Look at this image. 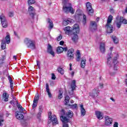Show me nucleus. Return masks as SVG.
Here are the masks:
<instances>
[{
  "instance_id": "5fc2aeb1",
  "label": "nucleus",
  "mask_w": 127,
  "mask_h": 127,
  "mask_svg": "<svg viewBox=\"0 0 127 127\" xmlns=\"http://www.w3.org/2000/svg\"><path fill=\"white\" fill-rule=\"evenodd\" d=\"M8 16H9V17H12V16H13V12H9L8 13Z\"/></svg>"
},
{
  "instance_id": "f3484780",
  "label": "nucleus",
  "mask_w": 127,
  "mask_h": 127,
  "mask_svg": "<svg viewBox=\"0 0 127 127\" xmlns=\"http://www.w3.org/2000/svg\"><path fill=\"white\" fill-rule=\"evenodd\" d=\"M46 91L48 93L49 98H52V94L50 92V88H49V84L48 83L46 84Z\"/></svg>"
},
{
  "instance_id": "3c124183",
  "label": "nucleus",
  "mask_w": 127,
  "mask_h": 127,
  "mask_svg": "<svg viewBox=\"0 0 127 127\" xmlns=\"http://www.w3.org/2000/svg\"><path fill=\"white\" fill-rule=\"evenodd\" d=\"M43 109H42V106H40L39 107V112L43 113Z\"/></svg>"
},
{
  "instance_id": "a18cd8bd",
  "label": "nucleus",
  "mask_w": 127,
  "mask_h": 127,
  "mask_svg": "<svg viewBox=\"0 0 127 127\" xmlns=\"http://www.w3.org/2000/svg\"><path fill=\"white\" fill-rule=\"evenodd\" d=\"M4 120L2 119V116L0 115V126L1 127L3 125L2 123H3Z\"/></svg>"
},
{
  "instance_id": "72a5a7b5",
  "label": "nucleus",
  "mask_w": 127,
  "mask_h": 127,
  "mask_svg": "<svg viewBox=\"0 0 127 127\" xmlns=\"http://www.w3.org/2000/svg\"><path fill=\"white\" fill-rule=\"evenodd\" d=\"M69 101H70V97H69V96L67 95L65 97V103L64 105L65 106H67V105H68V104H69Z\"/></svg>"
},
{
  "instance_id": "6ab92c4d",
  "label": "nucleus",
  "mask_w": 127,
  "mask_h": 127,
  "mask_svg": "<svg viewBox=\"0 0 127 127\" xmlns=\"http://www.w3.org/2000/svg\"><path fill=\"white\" fill-rule=\"evenodd\" d=\"M106 27H107V32L108 33H112L113 30H114V27L112 25H106Z\"/></svg>"
},
{
  "instance_id": "393cba45",
  "label": "nucleus",
  "mask_w": 127,
  "mask_h": 127,
  "mask_svg": "<svg viewBox=\"0 0 127 127\" xmlns=\"http://www.w3.org/2000/svg\"><path fill=\"white\" fill-rule=\"evenodd\" d=\"M81 114L82 116H85L86 115V110L84 108L83 105H80Z\"/></svg>"
},
{
  "instance_id": "a878e982",
  "label": "nucleus",
  "mask_w": 127,
  "mask_h": 127,
  "mask_svg": "<svg viewBox=\"0 0 127 127\" xmlns=\"http://www.w3.org/2000/svg\"><path fill=\"white\" fill-rule=\"evenodd\" d=\"M112 20H113V16H112V15H110L107 19V22L106 25H111V23H112Z\"/></svg>"
},
{
  "instance_id": "473e14b6",
  "label": "nucleus",
  "mask_w": 127,
  "mask_h": 127,
  "mask_svg": "<svg viewBox=\"0 0 127 127\" xmlns=\"http://www.w3.org/2000/svg\"><path fill=\"white\" fill-rule=\"evenodd\" d=\"M5 42L7 44H9L10 43V36L9 35H7L5 38Z\"/></svg>"
},
{
  "instance_id": "8fccbe9b",
  "label": "nucleus",
  "mask_w": 127,
  "mask_h": 127,
  "mask_svg": "<svg viewBox=\"0 0 127 127\" xmlns=\"http://www.w3.org/2000/svg\"><path fill=\"white\" fill-rule=\"evenodd\" d=\"M9 83L10 84L11 90V91H12V89H13V83H12V80H10L9 81Z\"/></svg>"
},
{
  "instance_id": "4be33fe9",
  "label": "nucleus",
  "mask_w": 127,
  "mask_h": 127,
  "mask_svg": "<svg viewBox=\"0 0 127 127\" xmlns=\"http://www.w3.org/2000/svg\"><path fill=\"white\" fill-rule=\"evenodd\" d=\"M21 123L22 124V126L23 127H28V125L29 124V121L28 120H22L21 121Z\"/></svg>"
},
{
  "instance_id": "e2e57ef3",
  "label": "nucleus",
  "mask_w": 127,
  "mask_h": 127,
  "mask_svg": "<svg viewBox=\"0 0 127 127\" xmlns=\"http://www.w3.org/2000/svg\"><path fill=\"white\" fill-rule=\"evenodd\" d=\"M121 20V17H120L119 16H117L116 17V21H120Z\"/></svg>"
},
{
  "instance_id": "774afa93",
  "label": "nucleus",
  "mask_w": 127,
  "mask_h": 127,
  "mask_svg": "<svg viewBox=\"0 0 127 127\" xmlns=\"http://www.w3.org/2000/svg\"><path fill=\"white\" fill-rule=\"evenodd\" d=\"M63 44H64V41H61L60 42V45H63Z\"/></svg>"
},
{
  "instance_id": "4468645a",
  "label": "nucleus",
  "mask_w": 127,
  "mask_h": 127,
  "mask_svg": "<svg viewBox=\"0 0 127 127\" xmlns=\"http://www.w3.org/2000/svg\"><path fill=\"white\" fill-rule=\"evenodd\" d=\"M95 115L98 120L104 119V114L101 111H95Z\"/></svg>"
},
{
  "instance_id": "20e7f679",
  "label": "nucleus",
  "mask_w": 127,
  "mask_h": 127,
  "mask_svg": "<svg viewBox=\"0 0 127 127\" xmlns=\"http://www.w3.org/2000/svg\"><path fill=\"white\" fill-rule=\"evenodd\" d=\"M24 43L27 45L28 48H30L32 49V50L35 49V44H34L33 41L30 39L26 38L24 40Z\"/></svg>"
},
{
  "instance_id": "0eeeda50",
  "label": "nucleus",
  "mask_w": 127,
  "mask_h": 127,
  "mask_svg": "<svg viewBox=\"0 0 127 127\" xmlns=\"http://www.w3.org/2000/svg\"><path fill=\"white\" fill-rule=\"evenodd\" d=\"M86 11L89 15H93L94 9L92 7V4L90 2L86 3Z\"/></svg>"
},
{
  "instance_id": "09e8293b",
  "label": "nucleus",
  "mask_w": 127,
  "mask_h": 127,
  "mask_svg": "<svg viewBox=\"0 0 127 127\" xmlns=\"http://www.w3.org/2000/svg\"><path fill=\"white\" fill-rule=\"evenodd\" d=\"M68 106L69 107H72V108H73V109H76V108H77V104H74L73 105L68 104Z\"/></svg>"
},
{
  "instance_id": "aec40b11",
  "label": "nucleus",
  "mask_w": 127,
  "mask_h": 127,
  "mask_svg": "<svg viewBox=\"0 0 127 127\" xmlns=\"http://www.w3.org/2000/svg\"><path fill=\"white\" fill-rule=\"evenodd\" d=\"M61 121L63 123V124H67V123H70V120L68 119L67 117L65 116H63L60 118Z\"/></svg>"
},
{
  "instance_id": "864d4df0",
  "label": "nucleus",
  "mask_w": 127,
  "mask_h": 127,
  "mask_svg": "<svg viewBox=\"0 0 127 127\" xmlns=\"http://www.w3.org/2000/svg\"><path fill=\"white\" fill-rule=\"evenodd\" d=\"M42 113V112H39L38 113V114L37 115L38 119H40V117H41Z\"/></svg>"
},
{
  "instance_id": "6e6552de",
  "label": "nucleus",
  "mask_w": 127,
  "mask_h": 127,
  "mask_svg": "<svg viewBox=\"0 0 127 127\" xmlns=\"http://www.w3.org/2000/svg\"><path fill=\"white\" fill-rule=\"evenodd\" d=\"M98 27V24H97V22L95 21H91L89 27V29L91 31H95V30H97V28Z\"/></svg>"
},
{
  "instance_id": "f8f14e48",
  "label": "nucleus",
  "mask_w": 127,
  "mask_h": 127,
  "mask_svg": "<svg viewBox=\"0 0 127 127\" xmlns=\"http://www.w3.org/2000/svg\"><path fill=\"white\" fill-rule=\"evenodd\" d=\"M52 119H49L50 121H52V123L53 124V126H56V125H58V121H57V118L56 117V115H53L52 117H51Z\"/></svg>"
},
{
  "instance_id": "37998d69",
  "label": "nucleus",
  "mask_w": 127,
  "mask_h": 127,
  "mask_svg": "<svg viewBox=\"0 0 127 127\" xmlns=\"http://www.w3.org/2000/svg\"><path fill=\"white\" fill-rule=\"evenodd\" d=\"M58 71L59 73H61V74L62 75H63L64 74V71L63 68H62L61 67H58Z\"/></svg>"
},
{
  "instance_id": "13d9d810",
  "label": "nucleus",
  "mask_w": 127,
  "mask_h": 127,
  "mask_svg": "<svg viewBox=\"0 0 127 127\" xmlns=\"http://www.w3.org/2000/svg\"><path fill=\"white\" fill-rule=\"evenodd\" d=\"M62 39V35H60L58 38H57V40L58 41H60Z\"/></svg>"
},
{
  "instance_id": "6e6d98bb",
  "label": "nucleus",
  "mask_w": 127,
  "mask_h": 127,
  "mask_svg": "<svg viewBox=\"0 0 127 127\" xmlns=\"http://www.w3.org/2000/svg\"><path fill=\"white\" fill-rule=\"evenodd\" d=\"M36 107H37V103L33 102L32 105L33 109H34V108H36Z\"/></svg>"
},
{
  "instance_id": "ea45409f",
  "label": "nucleus",
  "mask_w": 127,
  "mask_h": 127,
  "mask_svg": "<svg viewBox=\"0 0 127 127\" xmlns=\"http://www.w3.org/2000/svg\"><path fill=\"white\" fill-rule=\"evenodd\" d=\"M5 60V57L4 56H2V58L0 59V67H1L2 64H3V61Z\"/></svg>"
},
{
  "instance_id": "c756f323",
  "label": "nucleus",
  "mask_w": 127,
  "mask_h": 127,
  "mask_svg": "<svg viewBox=\"0 0 127 127\" xmlns=\"http://www.w3.org/2000/svg\"><path fill=\"white\" fill-rule=\"evenodd\" d=\"M111 38L113 40L114 43H115V44H117V43H119V39L117 38V36H112L111 37Z\"/></svg>"
},
{
  "instance_id": "423d86ee",
  "label": "nucleus",
  "mask_w": 127,
  "mask_h": 127,
  "mask_svg": "<svg viewBox=\"0 0 127 127\" xmlns=\"http://www.w3.org/2000/svg\"><path fill=\"white\" fill-rule=\"evenodd\" d=\"M0 19L2 27L4 28H6V27L8 26L7 20H6V18H5V16L4 15H3V14L0 15Z\"/></svg>"
},
{
  "instance_id": "052dcab7",
  "label": "nucleus",
  "mask_w": 127,
  "mask_h": 127,
  "mask_svg": "<svg viewBox=\"0 0 127 127\" xmlns=\"http://www.w3.org/2000/svg\"><path fill=\"white\" fill-rule=\"evenodd\" d=\"M113 127H119V123H118V122H115Z\"/></svg>"
},
{
  "instance_id": "338daca9",
  "label": "nucleus",
  "mask_w": 127,
  "mask_h": 127,
  "mask_svg": "<svg viewBox=\"0 0 127 127\" xmlns=\"http://www.w3.org/2000/svg\"><path fill=\"white\" fill-rule=\"evenodd\" d=\"M13 98V100H14L15 102H16V104H17V100H16V98L15 97H14L13 96H12Z\"/></svg>"
},
{
  "instance_id": "4d7b16f0",
  "label": "nucleus",
  "mask_w": 127,
  "mask_h": 127,
  "mask_svg": "<svg viewBox=\"0 0 127 127\" xmlns=\"http://www.w3.org/2000/svg\"><path fill=\"white\" fill-rule=\"evenodd\" d=\"M56 79V76H55V74L54 73L52 74V79L55 80Z\"/></svg>"
},
{
  "instance_id": "69168bd1",
  "label": "nucleus",
  "mask_w": 127,
  "mask_h": 127,
  "mask_svg": "<svg viewBox=\"0 0 127 127\" xmlns=\"http://www.w3.org/2000/svg\"><path fill=\"white\" fill-rule=\"evenodd\" d=\"M37 65L38 68H40V63L38 61H37Z\"/></svg>"
},
{
  "instance_id": "a211bd4d",
  "label": "nucleus",
  "mask_w": 127,
  "mask_h": 127,
  "mask_svg": "<svg viewBox=\"0 0 127 127\" xmlns=\"http://www.w3.org/2000/svg\"><path fill=\"white\" fill-rule=\"evenodd\" d=\"M100 50L103 54L106 52V47L105 43H101L100 45Z\"/></svg>"
},
{
  "instance_id": "bf43d9fd",
  "label": "nucleus",
  "mask_w": 127,
  "mask_h": 127,
  "mask_svg": "<svg viewBox=\"0 0 127 127\" xmlns=\"http://www.w3.org/2000/svg\"><path fill=\"white\" fill-rule=\"evenodd\" d=\"M48 115H49V119H52L51 117H52V112H49Z\"/></svg>"
},
{
  "instance_id": "a19ab883",
  "label": "nucleus",
  "mask_w": 127,
  "mask_h": 127,
  "mask_svg": "<svg viewBox=\"0 0 127 127\" xmlns=\"http://www.w3.org/2000/svg\"><path fill=\"white\" fill-rule=\"evenodd\" d=\"M39 100V95L38 94L36 96H35L34 98V101H33V103H38V100Z\"/></svg>"
},
{
  "instance_id": "7ed1b4c3",
  "label": "nucleus",
  "mask_w": 127,
  "mask_h": 127,
  "mask_svg": "<svg viewBox=\"0 0 127 127\" xmlns=\"http://www.w3.org/2000/svg\"><path fill=\"white\" fill-rule=\"evenodd\" d=\"M73 33L71 37V39L74 43H77L78 42V39L79 37H78V33L80 32V27L79 25L75 24L73 26Z\"/></svg>"
},
{
  "instance_id": "c9c22d12",
  "label": "nucleus",
  "mask_w": 127,
  "mask_h": 127,
  "mask_svg": "<svg viewBox=\"0 0 127 127\" xmlns=\"http://www.w3.org/2000/svg\"><path fill=\"white\" fill-rule=\"evenodd\" d=\"M66 112H65V110L62 109L60 112V118L62 117H64L66 115Z\"/></svg>"
},
{
  "instance_id": "2f4dec72",
  "label": "nucleus",
  "mask_w": 127,
  "mask_h": 127,
  "mask_svg": "<svg viewBox=\"0 0 127 127\" xmlns=\"http://www.w3.org/2000/svg\"><path fill=\"white\" fill-rule=\"evenodd\" d=\"M63 52V47H58L57 48V53L58 54H60Z\"/></svg>"
},
{
  "instance_id": "9b49d317",
  "label": "nucleus",
  "mask_w": 127,
  "mask_h": 127,
  "mask_svg": "<svg viewBox=\"0 0 127 127\" xmlns=\"http://www.w3.org/2000/svg\"><path fill=\"white\" fill-rule=\"evenodd\" d=\"M74 49H70L67 51V57H68V59H74Z\"/></svg>"
},
{
  "instance_id": "0e129e2a",
  "label": "nucleus",
  "mask_w": 127,
  "mask_h": 127,
  "mask_svg": "<svg viewBox=\"0 0 127 127\" xmlns=\"http://www.w3.org/2000/svg\"><path fill=\"white\" fill-rule=\"evenodd\" d=\"M63 127H69V125L68 124H64L63 125Z\"/></svg>"
},
{
  "instance_id": "5701e85b",
  "label": "nucleus",
  "mask_w": 127,
  "mask_h": 127,
  "mask_svg": "<svg viewBox=\"0 0 127 127\" xmlns=\"http://www.w3.org/2000/svg\"><path fill=\"white\" fill-rule=\"evenodd\" d=\"M85 66H86V57H83L81 58V67L85 68Z\"/></svg>"
},
{
  "instance_id": "b1692460",
  "label": "nucleus",
  "mask_w": 127,
  "mask_h": 127,
  "mask_svg": "<svg viewBox=\"0 0 127 127\" xmlns=\"http://www.w3.org/2000/svg\"><path fill=\"white\" fill-rule=\"evenodd\" d=\"M17 107L20 111V113H23V112L25 111V110L23 108H22V106L20 104H18V102H17Z\"/></svg>"
},
{
  "instance_id": "49530a36",
  "label": "nucleus",
  "mask_w": 127,
  "mask_h": 127,
  "mask_svg": "<svg viewBox=\"0 0 127 127\" xmlns=\"http://www.w3.org/2000/svg\"><path fill=\"white\" fill-rule=\"evenodd\" d=\"M83 24H86V21L87 20V19H86L87 17L86 16V15L85 14H83Z\"/></svg>"
},
{
  "instance_id": "e433bc0d",
  "label": "nucleus",
  "mask_w": 127,
  "mask_h": 127,
  "mask_svg": "<svg viewBox=\"0 0 127 127\" xmlns=\"http://www.w3.org/2000/svg\"><path fill=\"white\" fill-rule=\"evenodd\" d=\"M3 97L5 99H4V102H7L8 101V94L6 93H3Z\"/></svg>"
},
{
  "instance_id": "39448f33",
  "label": "nucleus",
  "mask_w": 127,
  "mask_h": 127,
  "mask_svg": "<svg viewBox=\"0 0 127 127\" xmlns=\"http://www.w3.org/2000/svg\"><path fill=\"white\" fill-rule=\"evenodd\" d=\"M99 94L100 90L99 89V86L93 89L92 93H89V96L93 98V99H96V98H97Z\"/></svg>"
},
{
  "instance_id": "7c9ffc66",
  "label": "nucleus",
  "mask_w": 127,
  "mask_h": 127,
  "mask_svg": "<svg viewBox=\"0 0 127 127\" xmlns=\"http://www.w3.org/2000/svg\"><path fill=\"white\" fill-rule=\"evenodd\" d=\"M66 116L68 118H72L73 117V112L71 110H69L66 113Z\"/></svg>"
},
{
  "instance_id": "ddd939ff",
  "label": "nucleus",
  "mask_w": 127,
  "mask_h": 127,
  "mask_svg": "<svg viewBox=\"0 0 127 127\" xmlns=\"http://www.w3.org/2000/svg\"><path fill=\"white\" fill-rule=\"evenodd\" d=\"M47 52L49 54H51L52 55L53 57L55 56V54L54 53V52L53 51L52 46L50 44H48V48H47Z\"/></svg>"
},
{
  "instance_id": "dca6fc26",
  "label": "nucleus",
  "mask_w": 127,
  "mask_h": 127,
  "mask_svg": "<svg viewBox=\"0 0 127 127\" xmlns=\"http://www.w3.org/2000/svg\"><path fill=\"white\" fill-rule=\"evenodd\" d=\"M16 118L17 120H22L24 118V116L22 114V113L17 111L16 112Z\"/></svg>"
},
{
  "instance_id": "f257e3e1",
  "label": "nucleus",
  "mask_w": 127,
  "mask_h": 127,
  "mask_svg": "<svg viewBox=\"0 0 127 127\" xmlns=\"http://www.w3.org/2000/svg\"><path fill=\"white\" fill-rule=\"evenodd\" d=\"M63 10L65 13H74V10L73 7H72V4L71 3L68 2L67 0H63Z\"/></svg>"
},
{
  "instance_id": "c03bdc74",
  "label": "nucleus",
  "mask_w": 127,
  "mask_h": 127,
  "mask_svg": "<svg viewBox=\"0 0 127 127\" xmlns=\"http://www.w3.org/2000/svg\"><path fill=\"white\" fill-rule=\"evenodd\" d=\"M35 0H28V3L29 5H31V4H33V3H35Z\"/></svg>"
},
{
  "instance_id": "f03ea898",
  "label": "nucleus",
  "mask_w": 127,
  "mask_h": 127,
  "mask_svg": "<svg viewBox=\"0 0 127 127\" xmlns=\"http://www.w3.org/2000/svg\"><path fill=\"white\" fill-rule=\"evenodd\" d=\"M112 54L110 53L108 55V58L107 59V65L110 68V67H113L114 66V69L115 70H118V57H115L113 59V62L112 63L111 61L112 60Z\"/></svg>"
},
{
  "instance_id": "de8ad7c7",
  "label": "nucleus",
  "mask_w": 127,
  "mask_h": 127,
  "mask_svg": "<svg viewBox=\"0 0 127 127\" xmlns=\"http://www.w3.org/2000/svg\"><path fill=\"white\" fill-rule=\"evenodd\" d=\"M74 90L75 89H73L72 88H71L70 91L68 92V94L70 96H73V94H74Z\"/></svg>"
},
{
  "instance_id": "4c0bfd02",
  "label": "nucleus",
  "mask_w": 127,
  "mask_h": 127,
  "mask_svg": "<svg viewBox=\"0 0 127 127\" xmlns=\"http://www.w3.org/2000/svg\"><path fill=\"white\" fill-rule=\"evenodd\" d=\"M116 23V26L118 27V28H121V27L122 26V21L120 20V21H115Z\"/></svg>"
},
{
  "instance_id": "58836bf2",
  "label": "nucleus",
  "mask_w": 127,
  "mask_h": 127,
  "mask_svg": "<svg viewBox=\"0 0 127 127\" xmlns=\"http://www.w3.org/2000/svg\"><path fill=\"white\" fill-rule=\"evenodd\" d=\"M71 22V20H64L63 21V25H64V26H66V25H68L69 24V23Z\"/></svg>"
},
{
  "instance_id": "680f3d73",
  "label": "nucleus",
  "mask_w": 127,
  "mask_h": 127,
  "mask_svg": "<svg viewBox=\"0 0 127 127\" xmlns=\"http://www.w3.org/2000/svg\"><path fill=\"white\" fill-rule=\"evenodd\" d=\"M67 51H68V48L67 47L63 48V52L64 51V52H66Z\"/></svg>"
},
{
  "instance_id": "1a4fd4ad",
  "label": "nucleus",
  "mask_w": 127,
  "mask_h": 127,
  "mask_svg": "<svg viewBox=\"0 0 127 127\" xmlns=\"http://www.w3.org/2000/svg\"><path fill=\"white\" fill-rule=\"evenodd\" d=\"M104 119L105 120V126H107V127H111V126H112V124H113V119L110 118L108 116H105L104 117Z\"/></svg>"
},
{
  "instance_id": "f704fd0d",
  "label": "nucleus",
  "mask_w": 127,
  "mask_h": 127,
  "mask_svg": "<svg viewBox=\"0 0 127 127\" xmlns=\"http://www.w3.org/2000/svg\"><path fill=\"white\" fill-rule=\"evenodd\" d=\"M77 58H76V61L77 62H79V61H80V60H81V53H80V51H77Z\"/></svg>"
},
{
  "instance_id": "cd10ccee",
  "label": "nucleus",
  "mask_w": 127,
  "mask_h": 127,
  "mask_svg": "<svg viewBox=\"0 0 127 127\" xmlns=\"http://www.w3.org/2000/svg\"><path fill=\"white\" fill-rule=\"evenodd\" d=\"M71 89L72 90H76V80H73L71 81Z\"/></svg>"
},
{
  "instance_id": "412c9836",
  "label": "nucleus",
  "mask_w": 127,
  "mask_h": 127,
  "mask_svg": "<svg viewBox=\"0 0 127 127\" xmlns=\"http://www.w3.org/2000/svg\"><path fill=\"white\" fill-rule=\"evenodd\" d=\"M47 21L48 23L49 24V28L50 29H52L53 28V26H54V25L53 24V22L50 18L47 19Z\"/></svg>"
},
{
  "instance_id": "2eb2a0df",
  "label": "nucleus",
  "mask_w": 127,
  "mask_h": 127,
  "mask_svg": "<svg viewBox=\"0 0 127 127\" xmlns=\"http://www.w3.org/2000/svg\"><path fill=\"white\" fill-rule=\"evenodd\" d=\"M73 29L74 27H73V28H72L70 26H67L64 28V30L65 31L66 34H70V33H71L73 30H74Z\"/></svg>"
},
{
  "instance_id": "603ef678",
  "label": "nucleus",
  "mask_w": 127,
  "mask_h": 127,
  "mask_svg": "<svg viewBox=\"0 0 127 127\" xmlns=\"http://www.w3.org/2000/svg\"><path fill=\"white\" fill-rule=\"evenodd\" d=\"M15 102L16 101L12 100L11 101H10V104H11V105H13V106H15Z\"/></svg>"
},
{
  "instance_id": "9d476101",
  "label": "nucleus",
  "mask_w": 127,
  "mask_h": 127,
  "mask_svg": "<svg viewBox=\"0 0 127 127\" xmlns=\"http://www.w3.org/2000/svg\"><path fill=\"white\" fill-rule=\"evenodd\" d=\"M28 10L30 16H31L32 18L33 19V18H34V16L36 14V13H35V9L32 6H30L28 8Z\"/></svg>"
},
{
  "instance_id": "c85d7f7f",
  "label": "nucleus",
  "mask_w": 127,
  "mask_h": 127,
  "mask_svg": "<svg viewBox=\"0 0 127 127\" xmlns=\"http://www.w3.org/2000/svg\"><path fill=\"white\" fill-rule=\"evenodd\" d=\"M5 41H4V39L2 40L1 44V49H5V47H6V44H5Z\"/></svg>"
},
{
  "instance_id": "bb28decb",
  "label": "nucleus",
  "mask_w": 127,
  "mask_h": 127,
  "mask_svg": "<svg viewBox=\"0 0 127 127\" xmlns=\"http://www.w3.org/2000/svg\"><path fill=\"white\" fill-rule=\"evenodd\" d=\"M63 89H60L59 90V96H58V99H62L63 98Z\"/></svg>"
},
{
  "instance_id": "79ce46f5",
  "label": "nucleus",
  "mask_w": 127,
  "mask_h": 127,
  "mask_svg": "<svg viewBox=\"0 0 127 127\" xmlns=\"http://www.w3.org/2000/svg\"><path fill=\"white\" fill-rule=\"evenodd\" d=\"M121 20L122 23H124V24H127V20H126V19H124V17H121Z\"/></svg>"
}]
</instances>
